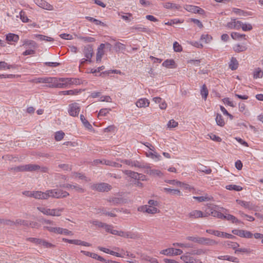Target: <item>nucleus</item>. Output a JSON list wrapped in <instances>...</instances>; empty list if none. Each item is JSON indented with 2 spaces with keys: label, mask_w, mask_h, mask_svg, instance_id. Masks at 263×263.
<instances>
[{
  "label": "nucleus",
  "mask_w": 263,
  "mask_h": 263,
  "mask_svg": "<svg viewBox=\"0 0 263 263\" xmlns=\"http://www.w3.org/2000/svg\"><path fill=\"white\" fill-rule=\"evenodd\" d=\"M48 168L46 166H40L35 164H28L26 165H20L13 168H11L10 170L14 171L16 172H37L46 173L48 171Z\"/></svg>",
  "instance_id": "obj_1"
},
{
  "label": "nucleus",
  "mask_w": 263,
  "mask_h": 263,
  "mask_svg": "<svg viewBox=\"0 0 263 263\" xmlns=\"http://www.w3.org/2000/svg\"><path fill=\"white\" fill-rule=\"evenodd\" d=\"M70 78H52V87L57 88H65L70 85Z\"/></svg>",
  "instance_id": "obj_2"
},
{
  "label": "nucleus",
  "mask_w": 263,
  "mask_h": 263,
  "mask_svg": "<svg viewBox=\"0 0 263 263\" xmlns=\"http://www.w3.org/2000/svg\"><path fill=\"white\" fill-rule=\"evenodd\" d=\"M47 195V199L49 197H52L55 198H65L69 195V194L62 190H50L46 191Z\"/></svg>",
  "instance_id": "obj_3"
},
{
  "label": "nucleus",
  "mask_w": 263,
  "mask_h": 263,
  "mask_svg": "<svg viewBox=\"0 0 263 263\" xmlns=\"http://www.w3.org/2000/svg\"><path fill=\"white\" fill-rule=\"evenodd\" d=\"M92 190L100 192H108L111 189V186L106 183H95L91 185Z\"/></svg>",
  "instance_id": "obj_4"
},
{
  "label": "nucleus",
  "mask_w": 263,
  "mask_h": 263,
  "mask_svg": "<svg viewBox=\"0 0 263 263\" xmlns=\"http://www.w3.org/2000/svg\"><path fill=\"white\" fill-rule=\"evenodd\" d=\"M80 106L79 104L74 102L69 104L68 112L70 116L72 117H77L80 111Z\"/></svg>",
  "instance_id": "obj_5"
},
{
  "label": "nucleus",
  "mask_w": 263,
  "mask_h": 263,
  "mask_svg": "<svg viewBox=\"0 0 263 263\" xmlns=\"http://www.w3.org/2000/svg\"><path fill=\"white\" fill-rule=\"evenodd\" d=\"M232 232L233 234L243 238H251L253 236V234L251 232L247 230L234 229Z\"/></svg>",
  "instance_id": "obj_6"
},
{
  "label": "nucleus",
  "mask_w": 263,
  "mask_h": 263,
  "mask_svg": "<svg viewBox=\"0 0 263 263\" xmlns=\"http://www.w3.org/2000/svg\"><path fill=\"white\" fill-rule=\"evenodd\" d=\"M183 253V251L178 249H174L170 248L162 250L160 253L167 256H173L180 255Z\"/></svg>",
  "instance_id": "obj_7"
},
{
  "label": "nucleus",
  "mask_w": 263,
  "mask_h": 263,
  "mask_svg": "<svg viewBox=\"0 0 263 263\" xmlns=\"http://www.w3.org/2000/svg\"><path fill=\"white\" fill-rule=\"evenodd\" d=\"M236 202L237 204L246 209L249 210H255L256 206L250 201H246L239 199H236Z\"/></svg>",
  "instance_id": "obj_8"
},
{
  "label": "nucleus",
  "mask_w": 263,
  "mask_h": 263,
  "mask_svg": "<svg viewBox=\"0 0 263 263\" xmlns=\"http://www.w3.org/2000/svg\"><path fill=\"white\" fill-rule=\"evenodd\" d=\"M138 210L141 212H146L152 214L157 213L159 212V210L157 208L147 205L141 206L138 208Z\"/></svg>",
  "instance_id": "obj_9"
},
{
  "label": "nucleus",
  "mask_w": 263,
  "mask_h": 263,
  "mask_svg": "<svg viewBox=\"0 0 263 263\" xmlns=\"http://www.w3.org/2000/svg\"><path fill=\"white\" fill-rule=\"evenodd\" d=\"M242 22L239 21H236L235 18H231V21L227 24V27L230 29L239 30L241 26Z\"/></svg>",
  "instance_id": "obj_10"
},
{
  "label": "nucleus",
  "mask_w": 263,
  "mask_h": 263,
  "mask_svg": "<svg viewBox=\"0 0 263 263\" xmlns=\"http://www.w3.org/2000/svg\"><path fill=\"white\" fill-rule=\"evenodd\" d=\"M35 4L40 7L47 10H53V7L45 0H35Z\"/></svg>",
  "instance_id": "obj_11"
},
{
  "label": "nucleus",
  "mask_w": 263,
  "mask_h": 263,
  "mask_svg": "<svg viewBox=\"0 0 263 263\" xmlns=\"http://www.w3.org/2000/svg\"><path fill=\"white\" fill-rule=\"evenodd\" d=\"M184 9L189 12H193L194 13H198L202 14L204 13V10L197 6L186 5L184 7Z\"/></svg>",
  "instance_id": "obj_12"
},
{
  "label": "nucleus",
  "mask_w": 263,
  "mask_h": 263,
  "mask_svg": "<svg viewBox=\"0 0 263 263\" xmlns=\"http://www.w3.org/2000/svg\"><path fill=\"white\" fill-rule=\"evenodd\" d=\"M83 53L84 56L88 59V61L91 62V59L93 54L92 47L90 45L85 46L83 50Z\"/></svg>",
  "instance_id": "obj_13"
},
{
  "label": "nucleus",
  "mask_w": 263,
  "mask_h": 263,
  "mask_svg": "<svg viewBox=\"0 0 263 263\" xmlns=\"http://www.w3.org/2000/svg\"><path fill=\"white\" fill-rule=\"evenodd\" d=\"M187 216L191 219H197L205 217V214L201 211L195 210L190 212Z\"/></svg>",
  "instance_id": "obj_14"
},
{
  "label": "nucleus",
  "mask_w": 263,
  "mask_h": 263,
  "mask_svg": "<svg viewBox=\"0 0 263 263\" xmlns=\"http://www.w3.org/2000/svg\"><path fill=\"white\" fill-rule=\"evenodd\" d=\"M198 243L203 245L213 246L217 245L218 242L215 240L210 238L200 237Z\"/></svg>",
  "instance_id": "obj_15"
},
{
  "label": "nucleus",
  "mask_w": 263,
  "mask_h": 263,
  "mask_svg": "<svg viewBox=\"0 0 263 263\" xmlns=\"http://www.w3.org/2000/svg\"><path fill=\"white\" fill-rule=\"evenodd\" d=\"M136 106L139 108L148 107L149 105V101L146 98H141L139 99L136 103Z\"/></svg>",
  "instance_id": "obj_16"
},
{
  "label": "nucleus",
  "mask_w": 263,
  "mask_h": 263,
  "mask_svg": "<svg viewBox=\"0 0 263 263\" xmlns=\"http://www.w3.org/2000/svg\"><path fill=\"white\" fill-rule=\"evenodd\" d=\"M30 82L35 83H52V78H37L32 79Z\"/></svg>",
  "instance_id": "obj_17"
},
{
  "label": "nucleus",
  "mask_w": 263,
  "mask_h": 263,
  "mask_svg": "<svg viewBox=\"0 0 263 263\" xmlns=\"http://www.w3.org/2000/svg\"><path fill=\"white\" fill-rule=\"evenodd\" d=\"M32 197L37 199H47L46 191L45 192L33 191Z\"/></svg>",
  "instance_id": "obj_18"
},
{
  "label": "nucleus",
  "mask_w": 263,
  "mask_h": 263,
  "mask_svg": "<svg viewBox=\"0 0 263 263\" xmlns=\"http://www.w3.org/2000/svg\"><path fill=\"white\" fill-rule=\"evenodd\" d=\"M107 201L110 203V205H118L123 203V200L122 198L118 197H109L107 199Z\"/></svg>",
  "instance_id": "obj_19"
},
{
  "label": "nucleus",
  "mask_w": 263,
  "mask_h": 263,
  "mask_svg": "<svg viewBox=\"0 0 263 263\" xmlns=\"http://www.w3.org/2000/svg\"><path fill=\"white\" fill-rule=\"evenodd\" d=\"M23 45L22 46L25 47H30V48H36L37 47V44L36 43L32 41V40H25L23 41Z\"/></svg>",
  "instance_id": "obj_20"
},
{
  "label": "nucleus",
  "mask_w": 263,
  "mask_h": 263,
  "mask_svg": "<svg viewBox=\"0 0 263 263\" xmlns=\"http://www.w3.org/2000/svg\"><path fill=\"white\" fill-rule=\"evenodd\" d=\"M217 206L212 204H208L207 206L205 209V217H206L211 215L212 212H213L215 209H216Z\"/></svg>",
  "instance_id": "obj_21"
},
{
  "label": "nucleus",
  "mask_w": 263,
  "mask_h": 263,
  "mask_svg": "<svg viewBox=\"0 0 263 263\" xmlns=\"http://www.w3.org/2000/svg\"><path fill=\"white\" fill-rule=\"evenodd\" d=\"M6 39L9 42H17L19 40V36L16 34L10 33L6 35Z\"/></svg>",
  "instance_id": "obj_22"
},
{
  "label": "nucleus",
  "mask_w": 263,
  "mask_h": 263,
  "mask_svg": "<svg viewBox=\"0 0 263 263\" xmlns=\"http://www.w3.org/2000/svg\"><path fill=\"white\" fill-rule=\"evenodd\" d=\"M163 191L165 192H166L168 194H170L171 195H177L179 196L182 195L181 192L179 190L172 189L168 188V187H165L163 189Z\"/></svg>",
  "instance_id": "obj_23"
},
{
  "label": "nucleus",
  "mask_w": 263,
  "mask_h": 263,
  "mask_svg": "<svg viewBox=\"0 0 263 263\" xmlns=\"http://www.w3.org/2000/svg\"><path fill=\"white\" fill-rule=\"evenodd\" d=\"M37 209L44 215L51 216L52 212V209L44 206L37 207Z\"/></svg>",
  "instance_id": "obj_24"
},
{
  "label": "nucleus",
  "mask_w": 263,
  "mask_h": 263,
  "mask_svg": "<svg viewBox=\"0 0 263 263\" xmlns=\"http://www.w3.org/2000/svg\"><path fill=\"white\" fill-rule=\"evenodd\" d=\"M123 172L128 176L129 177L138 180V177H139V173L135 172L129 170L123 171Z\"/></svg>",
  "instance_id": "obj_25"
},
{
  "label": "nucleus",
  "mask_w": 263,
  "mask_h": 263,
  "mask_svg": "<svg viewBox=\"0 0 263 263\" xmlns=\"http://www.w3.org/2000/svg\"><path fill=\"white\" fill-rule=\"evenodd\" d=\"M222 219H227V220L232 221L233 223L240 222V221L236 217L231 214L223 215Z\"/></svg>",
  "instance_id": "obj_26"
},
{
  "label": "nucleus",
  "mask_w": 263,
  "mask_h": 263,
  "mask_svg": "<svg viewBox=\"0 0 263 263\" xmlns=\"http://www.w3.org/2000/svg\"><path fill=\"white\" fill-rule=\"evenodd\" d=\"M219 259L221 260H227L230 261L238 262V259L234 256H229V255H224V256H219L218 257Z\"/></svg>",
  "instance_id": "obj_27"
},
{
  "label": "nucleus",
  "mask_w": 263,
  "mask_h": 263,
  "mask_svg": "<svg viewBox=\"0 0 263 263\" xmlns=\"http://www.w3.org/2000/svg\"><path fill=\"white\" fill-rule=\"evenodd\" d=\"M80 120L82 122L84 126L89 130H91L92 129V125L89 123V122L86 119L84 115H80Z\"/></svg>",
  "instance_id": "obj_28"
},
{
  "label": "nucleus",
  "mask_w": 263,
  "mask_h": 263,
  "mask_svg": "<svg viewBox=\"0 0 263 263\" xmlns=\"http://www.w3.org/2000/svg\"><path fill=\"white\" fill-rule=\"evenodd\" d=\"M238 62L236 58L232 57L229 63V67L232 70H236L238 68Z\"/></svg>",
  "instance_id": "obj_29"
},
{
  "label": "nucleus",
  "mask_w": 263,
  "mask_h": 263,
  "mask_svg": "<svg viewBox=\"0 0 263 263\" xmlns=\"http://www.w3.org/2000/svg\"><path fill=\"white\" fill-rule=\"evenodd\" d=\"M175 63L174 60H166L162 63V66L166 68H175Z\"/></svg>",
  "instance_id": "obj_30"
},
{
  "label": "nucleus",
  "mask_w": 263,
  "mask_h": 263,
  "mask_svg": "<svg viewBox=\"0 0 263 263\" xmlns=\"http://www.w3.org/2000/svg\"><path fill=\"white\" fill-rule=\"evenodd\" d=\"M44 229L47 230L50 232L54 233L56 234H59L61 233V228L60 227H49V226H44Z\"/></svg>",
  "instance_id": "obj_31"
},
{
  "label": "nucleus",
  "mask_w": 263,
  "mask_h": 263,
  "mask_svg": "<svg viewBox=\"0 0 263 263\" xmlns=\"http://www.w3.org/2000/svg\"><path fill=\"white\" fill-rule=\"evenodd\" d=\"M181 259L184 263H195L194 258L188 255H182L181 256Z\"/></svg>",
  "instance_id": "obj_32"
},
{
  "label": "nucleus",
  "mask_w": 263,
  "mask_h": 263,
  "mask_svg": "<svg viewBox=\"0 0 263 263\" xmlns=\"http://www.w3.org/2000/svg\"><path fill=\"white\" fill-rule=\"evenodd\" d=\"M79 91L77 89L64 90L59 92L60 95H76L79 93Z\"/></svg>",
  "instance_id": "obj_33"
},
{
  "label": "nucleus",
  "mask_w": 263,
  "mask_h": 263,
  "mask_svg": "<svg viewBox=\"0 0 263 263\" xmlns=\"http://www.w3.org/2000/svg\"><path fill=\"white\" fill-rule=\"evenodd\" d=\"M215 120L218 126L222 127L225 124V122L222 116L219 114H217Z\"/></svg>",
  "instance_id": "obj_34"
},
{
  "label": "nucleus",
  "mask_w": 263,
  "mask_h": 263,
  "mask_svg": "<svg viewBox=\"0 0 263 263\" xmlns=\"http://www.w3.org/2000/svg\"><path fill=\"white\" fill-rule=\"evenodd\" d=\"M233 12L240 16H247L250 15L249 12L244 11L243 10L238 8H233Z\"/></svg>",
  "instance_id": "obj_35"
},
{
  "label": "nucleus",
  "mask_w": 263,
  "mask_h": 263,
  "mask_svg": "<svg viewBox=\"0 0 263 263\" xmlns=\"http://www.w3.org/2000/svg\"><path fill=\"white\" fill-rule=\"evenodd\" d=\"M139 237V235L136 233L130 231L125 232V237L126 238L137 239Z\"/></svg>",
  "instance_id": "obj_36"
},
{
  "label": "nucleus",
  "mask_w": 263,
  "mask_h": 263,
  "mask_svg": "<svg viewBox=\"0 0 263 263\" xmlns=\"http://www.w3.org/2000/svg\"><path fill=\"white\" fill-rule=\"evenodd\" d=\"M217 236L223 237V238H227L229 239H233L234 238H235V237L230 234H228L225 232H222L218 231Z\"/></svg>",
  "instance_id": "obj_37"
},
{
  "label": "nucleus",
  "mask_w": 263,
  "mask_h": 263,
  "mask_svg": "<svg viewBox=\"0 0 263 263\" xmlns=\"http://www.w3.org/2000/svg\"><path fill=\"white\" fill-rule=\"evenodd\" d=\"M194 199L197 200L198 202H201L203 201H210L212 197L208 196H194L193 197Z\"/></svg>",
  "instance_id": "obj_38"
},
{
  "label": "nucleus",
  "mask_w": 263,
  "mask_h": 263,
  "mask_svg": "<svg viewBox=\"0 0 263 263\" xmlns=\"http://www.w3.org/2000/svg\"><path fill=\"white\" fill-rule=\"evenodd\" d=\"M147 173L153 176H161L162 175L160 170L156 169H150Z\"/></svg>",
  "instance_id": "obj_39"
},
{
  "label": "nucleus",
  "mask_w": 263,
  "mask_h": 263,
  "mask_svg": "<svg viewBox=\"0 0 263 263\" xmlns=\"http://www.w3.org/2000/svg\"><path fill=\"white\" fill-rule=\"evenodd\" d=\"M226 189L228 190H234L236 191H240L242 190V187L241 186L234 185V184H230L226 185Z\"/></svg>",
  "instance_id": "obj_40"
},
{
  "label": "nucleus",
  "mask_w": 263,
  "mask_h": 263,
  "mask_svg": "<svg viewBox=\"0 0 263 263\" xmlns=\"http://www.w3.org/2000/svg\"><path fill=\"white\" fill-rule=\"evenodd\" d=\"M263 76V71L260 68H256L253 73V78L254 79L261 78Z\"/></svg>",
  "instance_id": "obj_41"
},
{
  "label": "nucleus",
  "mask_w": 263,
  "mask_h": 263,
  "mask_svg": "<svg viewBox=\"0 0 263 263\" xmlns=\"http://www.w3.org/2000/svg\"><path fill=\"white\" fill-rule=\"evenodd\" d=\"M247 48L246 46L237 44L233 47L234 50L236 52H240L247 50Z\"/></svg>",
  "instance_id": "obj_42"
},
{
  "label": "nucleus",
  "mask_w": 263,
  "mask_h": 263,
  "mask_svg": "<svg viewBox=\"0 0 263 263\" xmlns=\"http://www.w3.org/2000/svg\"><path fill=\"white\" fill-rule=\"evenodd\" d=\"M115 47L116 51H124L125 50L126 46L122 43L120 42H116L115 45Z\"/></svg>",
  "instance_id": "obj_43"
},
{
  "label": "nucleus",
  "mask_w": 263,
  "mask_h": 263,
  "mask_svg": "<svg viewBox=\"0 0 263 263\" xmlns=\"http://www.w3.org/2000/svg\"><path fill=\"white\" fill-rule=\"evenodd\" d=\"M153 152H149L146 153V156L148 157H151L152 159H156L158 160H160L161 159V156L159 155L157 153L153 151Z\"/></svg>",
  "instance_id": "obj_44"
},
{
  "label": "nucleus",
  "mask_w": 263,
  "mask_h": 263,
  "mask_svg": "<svg viewBox=\"0 0 263 263\" xmlns=\"http://www.w3.org/2000/svg\"><path fill=\"white\" fill-rule=\"evenodd\" d=\"M163 7L166 9H178L180 8L179 5L176 4L172 3L170 2H167L163 4Z\"/></svg>",
  "instance_id": "obj_45"
},
{
  "label": "nucleus",
  "mask_w": 263,
  "mask_h": 263,
  "mask_svg": "<svg viewBox=\"0 0 263 263\" xmlns=\"http://www.w3.org/2000/svg\"><path fill=\"white\" fill-rule=\"evenodd\" d=\"M34 36L38 38L41 41H49V42H51V41H54V39L53 38L47 36H45L44 35H42V34H35V35H34Z\"/></svg>",
  "instance_id": "obj_46"
},
{
  "label": "nucleus",
  "mask_w": 263,
  "mask_h": 263,
  "mask_svg": "<svg viewBox=\"0 0 263 263\" xmlns=\"http://www.w3.org/2000/svg\"><path fill=\"white\" fill-rule=\"evenodd\" d=\"M15 68V66L12 65H8L5 61L0 62V70L5 69Z\"/></svg>",
  "instance_id": "obj_47"
},
{
  "label": "nucleus",
  "mask_w": 263,
  "mask_h": 263,
  "mask_svg": "<svg viewBox=\"0 0 263 263\" xmlns=\"http://www.w3.org/2000/svg\"><path fill=\"white\" fill-rule=\"evenodd\" d=\"M201 95L202 96V98L205 100L207 98L209 92L208 90L205 86V84H204L201 88V91H200Z\"/></svg>",
  "instance_id": "obj_48"
},
{
  "label": "nucleus",
  "mask_w": 263,
  "mask_h": 263,
  "mask_svg": "<svg viewBox=\"0 0 263 263\" xmlns=\"http://www.w3.org/2000/svg\"><path fill=\"white\" fill-rule=\"evenodd\" d=\"M225 245L229 248H232L236 250V249L239 247V245L237 242H232L230 241H227L226 242Z\"/></svg>",
  "instance_id": "obj_49"
},
{
  "label": "nucleus",
  "mask_w": 263,
  "mask_h": 263,
  "mask_svg": "<svg viewBox=\"0 0 263 263\" xmlns=\"http://www.w3.org/2000/svg\"><path fill=\"white\" fill-rule=\"evenodd\" d=\"M0 224L12 226L14 225V222L10 219L0 218Z\"/></svg>",
  "instance_id": "obj_50"
},
{
  "label": "nucleus",
  "mask_w": 263,
  "mask_h": 263,
  "mask_svg": "<svg viewBox=\"0 0 263 263\" xmlns=\"http://www.w3.org/2000/svg\"><path fill=\"white\" fill-rule=\"evenodd\" d=\"M64 211V208H57L52 209V216H60L62 212Z\"/></svg>",
  "instance_id": "obj_51"
},
{
  "label": "nucleus",
  "mask_w": 263,
  "mask_h": 263,
  "mask_svg": "<svg viewBox=\"0 0 263 263\" xmlns=\"http://www.w3.org/2000/svg\"><path fill=\"white\" fill-rule=\"evenodd\" d=\"M105 44H101L99 47L98 48L97 56H99L102 57L104 55V49L105 48Z\"/></svg>",
  "instance_id": "obj_52"
},
{
  "label": "nucleus",
  "mask_w": 263,
  "mask_h": 263,
  "mask_svg": "<svg viewBox=\"0 0 263 263\" xmlns=\"http://www.w3.org/2000/svg\"><path fill=\"white\" fill-rule=\"evenodd\" d=\"M198 171L203 172L206 174H210L212 172V170L210 168L203 165H201V166L198 168Z\"/></svg>",
  "instance_id": "obj_53"
},
{
  "label": "nucleus",
  "mask_w": 263,
  "mask_h": 263,
  "mask_svg": "<svg viewBox=\"0 0 263 263\" xmlns=\"http://www.w3.org/2000/svg\"><path fill=\"white\" fill-rule=\"evenodd\" d=\"M14 225H22L27 227L29 226V221L23 219H17L15 221H14Z\"/></svg>",
  "instance_id": "obj_54"
},
{
  "label": "nucleus",
  "mask_w": 263,
  "mask_h": 263,
  "mask_svg": "<svg viewBox=\"0 0 263 263\" xmlns=\"http://www.w3.org/2000/svg\"><path fill=\"white\" fill-rule=\"evenodd\" d=\"M65 134L62 131H58L55 133L54 138L57 141H60L63 139Z\"/></svg>",
  "instance_id": "obj_55"
},
{
  "label": "nucleus",
  "mask_w": 263,
  "mask_h": 263,
  "mask_svg": "<svg viewBox=\"0 0 263 263\" xmlns=\"http://www.w3.org/2000/svg\"><path fill=\"white\" fill-rule=\"evenodd\" d=\"M86 18L87 20H88L89 21L95 23V24L97 25H102V26H104L105 25L104 23H103L101 21H100L99 20H97V19H96L95 18H93V17H90V16H86Z\"/></svg>",
  "instance_id": "obj_56"
},
{
  "label": "nucleus",
  "mask_w": 263,
  "mask_h": 263,
  "mask_svg": "<svg viewBox=\"0 0 263 263\" xmlns=\"http://www.w3.org/2000/svg\"><path fill=\"white\" fill-rule=\"evenodd\" d=\"M106 165H109L114 167H122V165L119 163H117L116 162H114L110 160H108V161H105Z\"/></svg>",
  "instance_id": "obj_57"
},
{
  "label": "nucleus",
  "mask_w": 263,
  "mask_h": 263,
  "mask_svg": "<svg viewBox=\"0 0 263 263\" xmlns=\"http://www.w3.org/2000/svg\"><path fill=\"white\" fill-rule=\"evenodd\" d=\"M211 216L217 217L218 218L222 219L223 214L221 212L216 210V209H215L213 212L211 213Z\"/></svg>",
  "instance_id": "obj_58"
},
{
  "label": "nucleus",
  "mask_w": 263,
  "mask_h": 263,
  "mask_svg": "<svg viewBox=\"0 0 263 263\" xmlns=\"http://www.w3.org/2000/svg\"><path fill=\"white\" fill-rule=\"evenodd\" d=\"M211 216L217 217L218 218L222 219L223 214L221 212L216 210V209H215L213 212L211 213Z\"/></svg>",
  "instance_id": "obj_59"
},
{
  "label": "nucleus",
  "mask_w": 263,
  "mask_h": 263,
  "mask_svg": "<svg viewBox=\"0 0 263 263\" xmlns=\"http://www.w3.org/2000/svg\"><path fill=\"white\" fill-rule=\"evenodd\" d=\"M231 37L234 40H237L240 37H243L245 40L246 39L245 38L246 35L245 34H241L237 32H232L231 34Z\"/></svg>",
  "instance_id": "obj_60"
},
{
  "label": "nucleus",
  "mask_w": 263,
  "mask_h": 263,
  "mask_svg": "<svg viewBox=\"0 0 263 263\" xmlns=\"http://www.w3.org/2000/svg\"><path fill=\"white\" fill-rule=\"evenodd\" d=\"M79 38L86 43L93 42L96 41L93 37L90 36H80Z\"/></svg>",
  "instance_id": "obj_61"
},
{
  "label": "nucleus",
  "mask_w": 263,
  "mask_h": 263,
  "mask_svg": "<svg viewBox=\"0 0 263 263\" xmlns=\"http://www.w3.org/2000/svg\"><path fill=\"white\" fill-rule=\"evenodd\" d=\"M40 245H42L46 248H53L54 247V245H53V244H52L50 242L46 241V240H45L44 239L41 240Z\"/></svg>",
  "instance_id": "obj_62"
},
{
  "label": "nucleus",
  "mask_w": 263,
  "mask_h": 263,
  "mask_svg": "<svg viewBox=\"0 0 263 263\" xmlns=\"http://www.w3.org/2000/svg\"><path fill=\"white\" fill-rule=\"evenodd\" d=\"M212 37L211 35L208 34H203L201 36V40L204 41L205 43H208L211 41L212 40Z\"/></svg>",
  "instance_id": "obj_63"
},
{
  "label": "nucleus",
  "mask_w": 263,
  "mask_h": 263,
  "mask_svg": "<svg viewBox=\"0 0 263 263\" xmlns=\"http://www.w3.org/2000/svg\"><path fill=\"white\" fill-rule=\"evenodd\" d=\"M20 18L22 21V22L24 23H27L29 21V19L26 16L25 12L23 11H21L20 12Z\"/></svg>",
  "instance_id": "obj_64"
}]
</instances>
